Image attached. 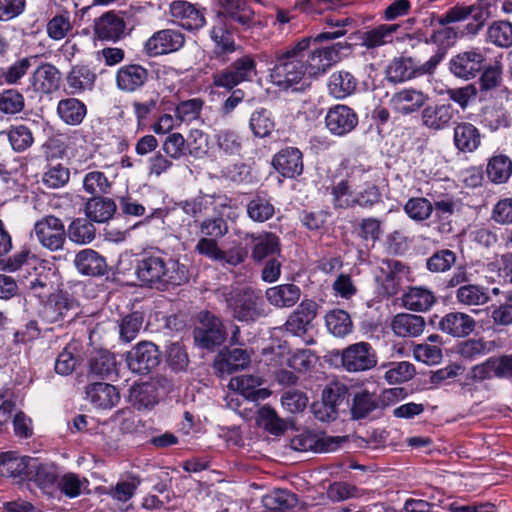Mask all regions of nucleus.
<instances>
[{
	"label": "nucleus",
	"instance_id": "obj_4",
	"mask_svg": "<svg viewBox=\"0 0 512 512\" xmlns=\"http://www.w3.org/2000/svg\"><path fill=\"white\" fill-rule=\"evenodd\" d=\"M496 0H477L476 3L466 5H455L449 8L443 15H438L435 12L427 13L420 20L423 28H433L437 25L445 26L451 23L461 22L471 19L464 30L463 34L476 35L483 28L485 22L490 18L496 10Z\"/></svg>",
	"mask_w": 512,
	"mask_h": 512
},
{
	"label": "nucleus",
	"instance_id": "obj_40",
	"mask_svg": "<svg viewBox=\"0 0 512 512\" xmlns=\"http://www.w3.org/2000/svg\"><path fill=\"white\" fill-rule=\"evenodd\" d=\"M56 112L60 120L69 126L80 125L87 116V105L75 97H67L59 100Z\"/></svg>",
	"mask_w": 512,
	"mask_h": 512
},
{
	"label": "nucleus",
	"instance_id": "obj_20",
	"mask_svg": "<svg viewBox=\"0 0 512 512\" xmlns=\"http://www.w3.org/2000/svg\"><path fill=\"white\" fill-rule=\"evenodd\" d=\"M476 92L479 101H489L496 98L500 90L507 91L503 86V72L499 64H491L490 61L478 75Z\"/></svg>",
	"mask_w": 512,
	"mask_h": 512
},
{
	"label": "nucleus",
	"instance_id": "obj_21",
	"mask_svg": "<svg viewBox=\"0 0 512 512\" xmlns=\"http://www.w3.org/2000/svg\"><path fill=\"white\" fill-rule=\"evenodd\" d=\"M272 166L282 177L295 179L304 170L303 153L297 147L286 146L273 156Z\"/></svg>",
	"mask_w": 512,
	"mask_h": 512
},
{
	"label": "nucleus",
	"instance_id": "obj_53",
	"mask_svg": "<svg viewBox=\"0 0 512 512\" xmlns=\"http://www.w3.org/2000/svg\"><path fill=\"white\" fill-rule=\"evenodd\" d=\"M399 28L397 24H381L363 33L362 45L367 49H373L391 43L393 33Z\"/></svg>",
	"mask_w": 512,
	"mask_h": 512
},
{
	"label": "nucleus",
	"instance_id": "obj_23",
	"mask_svg": "<svg viewBox=\"0 0 512 512\" xmlns=\"http://www.w3.org/2000/svg\"><path fill=\"white\" fill-rule=\"evenodd\" d=\"M338 6H340L338 0H303L297 2L292 10L278 9L276 19L280 24L289 23L295 17L293 12L296 10L312 18H315L316 15H322L325 12L334 14L336 17H341L334 12Z\"/></svg>",
	"mask_w": 512,
	"mask_h": 512
},
{
	"label": "nucleus",
	"instance_id": "obj_32",
	"mask_svg": "<svg viewBox=\"0 0 512 512\" xmlns=\"http://www.w3.org/2000/svg\"><path fill=\"white\" fill-rule=\"evenodd\" d=\"M159 398V387L155 382L136 383L129 389V403L138 411L152 410Z\"/></svg>",
	"mask_w": 512,
	"mask_h": 512
},
{
	"label": "nucleus",
	"instance_id": "obj_17",
	"mask_svg": "<svg viewBox=\"0 0 512 512\" xmlns=\"http://www.w3.org/2000/svg\"><path fill=\"white\" fill-rule=\"evenodd\" d=\"M94 36L100 41L116 43L126 35V22L120 12L110 10L94 19Z\"/></svg>",
	"mask_w": 512,
	"mask_h": 512
},
{
	"label": "nucleus",
	"instance_id": "obj_1",
	"mask_svg": "<svg viewBox=\"0 0 512 512\" xmlns=\"http://www.w3.org/2000/svg\"><path fill=\"white\" fill-rule=\"evenodd\" d=\"M322 21L326 24L322 32L303 36L275 52L274 66L270 72L273 84L288 89L300 83L306 74L310 78H317L340 61L341 51L349 49L350 45L337 42L324 46L323 43L344 36L347 33L346 27L353 20L327 14Z\"/></svg>",
	"mask_w": 512,
	"mask_h": 512
},
{
	"label": "nucleus",
	"instance_id": "obj_19",
	"mask_svg": "<svg viewBox=\"0 0 512 512\" xmlns=\"http://www.w3.org/2000/svg\"><path fill=\"white\" fill-rule=\"evenodd\" d=\"M26 482H33L43 494L54 497L58 490L59 473L57 466L51 463L40 462L33 458Z\"/></svg>",
	"mask_w": 512,
	"mask_h": 512
},
{
	"label": "nucleus",
	"instance_id": "obj_33",
	"mask_svg": "<svg viewBox=\"0 0 512 512\" xmlns=\"http://www.w3.org/2000/svg\"><path fill=\"white\" fill-rule=\"evenodd\" d=\"M358 79L349 71H334L328 78V94L336 100H344L357 92Z\"/></svg>",
	"mask_w": 512,
	"mask_h": 512
},
{
	"label": "nucleus",
	"instance_id": "obj_11",
	"mask_svg": "<svg viewBox=\"0 0 512 512\" xmlns=\"http://www.w3.org/2000/svg\"><path fill=\"white\" fill-rule=\"evenodd\" d=\"M129 369L141 375L154 370L161 362V352L151 341H140L127 354Z\"/></svg>",
	"mask_w": 512,
	"mask_h": 512
},
{
	"label": "nucleus",
	"instance_id": "obj_54",
	"mask_svg": "<svg viewBox=\"0 0 512 512\" xmlns=\"http://www.w3.org/2000/svg\"><path fill=\"white\" fill-rule=\"evenodd\" d=\"M83 190L91 197H99L110 194L112 182L104 172L93 170L87 172L83 177Z\"/></svg>",
	"mask_w": 512,
	"mask_h": 512
},
{
	"label": "nucleus",
	"instance_id": "obj_7",
	"mask_svg": "<svg viewBox=\"0 0 512 512\" xmlns=\"http://www.w3.org/2000/svg\"><path fill=\"white\" fill-rule=\"evenodd\" d=\"M485 51L479 47L461 51L449 61V71L462 80L475 79L488 64Z\"/></svg>",
	"mask_w": 512,
	"mask_h": 512
},
{
	"label": "nucleus",
	"instance_id": "obj_55",
	"mask_svg": "<svg viewBox=\"0 0 512 512\" xmlns=\"http://www.w3.org/2000/svg\"><path fill=\"white\" fill-rule=\"evenodd\" d=\"M249 127L255 137H269L275 128L272 112L264 107L257 108L251 114Z\"/></svg>",
	"mask_w": 512,
	"mask_h": 512
},
{
	"label": "nucleus",
	"instance_id": "obj_22",
	"mask_svg": "<svg viewBox=\"0 0 512 512\" xmlns=\"http://www.w3.org/2000/svg\"><path fill=\"white\" fill-rule=\"evenodd\" d=\"M33 457L20 456L17 452L0 453V476L12 479L13 483L22 485L29 477Z\"/></svg>",
	"mask_w": 512,
	"mask_h": 512
},
{
	"label": "nucleus",
	"instance_id": "obj_48",
	"mask_svg": "<svg viewBox=\"0 0 512 512\" xmlns=\"http://www.w3.org/2000/svg\"><path fill=\"white\" fill-rule=\"evenodd\" d=\"M210 37L215 42V54L217 57L225 53L234 52L236 44L233 33L228 27V23L220 17L210 30Z\"/></svg>",
	"mask_w": 512,
	"mask_h": 512
},
{
	"label": "nucleus",
	"instance_id": "obj_2",
	"mask_svg": "<svg viewBox=\"0 0 512 512\" xmlns=\"http://www.w3.org/2000/svg\"><path fill=\"white\" fill-rule=\"evenodd\" d=\"M135 273L144 285L159 291L184 285L190 279L188 267L178 259L156 255L136 259Z\"/></svg>",
	"mask_w": 512,
	"mask_h": 512
},
{
	"label": "nucleus",
	"instance_id": "obj_31",
	"mask_svg": "<svg viewBox=\"0 0 512 512\" xmlns=\"http://www.w3.org/2000/svg\"><path fill=\"white\" fill-rule=\"evenodd\" d=\"M74 307V299L67 291H57L50 294L41 310L42 318L49 323L63 321L68 312Z\"/></svg>",
	"mask_w": 512,
	"mask_h": 512
},
{
	"label": "nucleus",
	"instance_id": "obj_18",
	"mask_svg": "<svg viewBox=\"0 0 512 512\" xmlns=\"http://www.w3.org/2000/svg\"><path fill=\"white\" fill-rule=\"evenodd\" d=\"M185 44V36L175 29H162L153 33L145 43L149 56H159L180 50Z\"/></svg>",
	"mask_w": 512,
	"mask_h": 512
},
{
	"label": "nucleus",
	"instance_id": "obj_9",
	"mask_svg": "<svg viewBox=\"0 0 512 512\" xmlns=\"http://www.w3.org/2000/svg\"><path fill=\"white\" fill-rule=\"evenodd\" d=\"M414 34L418 40L423 41L425 44L436 45V50L429 58L430 64L428 65L434 66L436 69L445 59L448 50L454 46L458 38V32L448 25L433 29L430 36H428L427 32L423 31L421 28H417Z\"/></svg>",
	"mask_w": 512,
	"mask_h": 512
},
{
	"label": "nucleus",
	"instance_id": "obj_16",
	"mask_svg": "<svg viewBox=\"0 0 512 512\" xmlns=\"http://www.w3.org/2000/svg\"><path fill=\"white\" fill-rule=\"evenodd\" d=\"M151 71L138 63L124 64L115 74L116 87L124 93L141 91L151 79Z\"/></svg>",
	"mask_w": 512,
	"mask_h": 512
},
{
	"label": "nucleus",
	"instance_id": "obj_63",
	"mask_svg": "<svg viewBox=\"0 0 512 512\" xmlns=\"http://www.w3.org/2000/svg\"><path fill=\"white\" fill-rule=\"evenodd\" d=\"M25 108L24 95L15 88L4 89L0 92V112L5 115L21 113Z\"/></svg>",
	"mask_w": 512,
	"mask_h": 512
},
{
	"label": "nucleus",
	"instance_id": "obj_24",
	"mask_svg": "<svg viewBox=\"0 0 512 512\" xmlns=\"http://www.w3.org/2000/svg\"><path fill=\"white\" fill-rule=\"evenodd\" d=\"M461 201L452 194H442L432 199V215L441 233L453 230L452 216L460 212Z\"/></svg>",
	"mask_w": 512,
	"mask_h": 512
},
{
	"label": "nucleus",
	"instance_id": "obj_60",
	"mask_svg": "<svg viewBox=\"0 0 512 512\" xmlns=\"http://www.w3.org/2000/svg\"><path fill=\"white\" fill-rule=\"evenodd\" d=\"M456 299L459 303L468 306L483 305L489 301V295L487 288L468 282L457 289Z\"/></svg>",
	"mask_w": 512,
	"mask_h": 512
},
{
	"label": "nucleus",
	"instance_id": "obj_43",
	"mask_svg": "<svg viewBox=\"0 0 512 512\" xmlns=\"http://www.w3.org/2000/svg\"><path fill=\"white\" fill-rule=\"evenodd\" d=\"M402 305L411 311L424 312L436 302L435 294L426 287L412 286L401 297Z\"/></svg>",
	"mask_w": 512,
	"mask_h": 512
},
{
	"label": "nucleus",
	"instance_id": "obj_64",
	"mask_svg": "<svg viewBox=\"0 0 512 512\" xmlns=\"http://www.w3.org/2000/svg\"><path fill=\"white\" fill-rule=\"evenodd\" d=\"M487 36L496 46L508 48L512 46V24L504 20L495 21L488 28Z\"/></svg>",
	"mask_w": 512,
	"mask_h": 512
},
{
	"label": "nucleus",
	"instance_id": "obj_56",
	"mask_svg": "<svg viewBox=\"0 0 512 512\" xmlns=\"http://www.w3.org/2000/svg\"><path fill=\"white\" fill-rule=\"evenodd\" d=\"M380 407L379 400L368 391L356 393L350 409L353 420H361Z\"/></svg>",
	"mask_w": 512,
	"mask_h": 512
},
{
	"label": "nucleus",
	"instance_id": "obj_44",
	"mask_svg": "<svg viewBox=\"0 0 512 512\" xmlns=\"http://www.w3.org/2000/svg\"><path fill=\"white\" fill-rule=\"evenodd\" d=\"M391 328L399 337H417L425 328V320L420 315L399 313L393 317Z\"/></svg>",
	"mask_w": 512,
	"mask_h": 512
},
{
	"label": "nucleus",
	"instance_id": "obj_14",
	"mask_svg": "<svg viewBox=\"0 0 512 512\" xmlns=\"http://www.w3.org/2000/svg\"><path fill=\"white\" fill-rule=\"evenodd\" d=\"M470 377L475 381L494 378L512 380V353L487 358L471 368Z\"/></svg>",
	"mask_w": 512,
	"mask_h": 512
},
{
	"label": "nucleus",
	"instance_id": "obj_39",
	"mask_svg": "<svg viewBox=\"0 0 512 512\" xmlns=\"http://www.w3.org/2000/svg\"><path fill=\"white\" fill-rule=\"evenodd\" d=\"M300 296L299 286L293 283L276 285L265 291L267 301L276 308L293 307L299 301Z\"/></svg>",
	"mask_w": 512,
	"mask_h": 512
},
{
	"label": "nucleus",
	"instance_id": "obj_5",
	"mask_svg": "<svg viewBox=\"0 0 512 512\" xmlns=\"http://www.w3.org/2000/svg\"><path fill=\"white\" fill-rule=\"evenodd\" d=\"M223 300L231 316L243 323H254L268 315L262 291L251 286L224 287Z\"/></svg>",
	"mask_w": 512,
	"mask_h": 512
},
{
	"label": "nucleus",
	"instance_id": "obj_38",
	"mask_svg": "<svg viewBox=\"0 0 512 512\" xmlns=\"http://www.w3.org/2000/svg\"><path fill=\"white\" fill-rule=\"evenodd\" d=\"M428 99V95L424 92L410 88L395 93L391 103L400 114L410 115L424 108Z\"/></svg>",
	"mask_w": 512,
	"mask_h": 512
},
{
	"label": "nucleus",
	"instance_id": "obj_36",
	"mask_svg": "<svg viewBox=\"0 0 512 512\" xmlns=\"http://www.w3.org/2000/svg\"><path fill=\"white\" fill-rule=\"evenodd\" d=\"M485 175L492 184L507 183L512 175L511 158L499 150L494 151L486 160Z\"/></svg>",
	"mask_w": 512,
	"mask_h": 512
},
{
	"label": "nucleus",
	"instance_id": "obj_51",
	"mask_svg": "<svg viewBox=\"0 0 512 512\" xmlns=\"http://www.w3.org/2000/svg\"><path fill=\"white\" fill-rule=\"evenodd\" d=\"M81 360L77 343H68L58 354L54 370L59 375L68 376L75 371Z\"/></svg>",
	"mask_w": 512,
	"mask_h": 512
},
{
	"label": "nucleus",
	"instance_id": "obj_27",
	"mask_svg": "<svg viewBox=\"0 0 512 512\" xmlns=\"http://www.w3.org/2000/svg\"><path fill=\"white\" fill-rule=\"evenodd\" d=\"M74 266L84 276L102 277L108 273L106 258L91 248H85L76 253Z\"/></svg>",
	"mask_w": 512,
	"mask_h": 512
},
{
	"label": "nucleus",
	"instance_id": "obj_61",
	"mask_svg": "<svg viewBox=\"0 0 512 512\" xmlns=\"http://www.w3.org/2000/svg\"><path fill=\"white\" fill-rule=\"evenodd\" d=\"M405 214L415 222H423L432 216V201L419 196L409 198L403 206Z\"/></svg>",
	"mask_w": 512,
	"mask_h": 512
},
{
	"label": "nucleus",
	"instance_id": "obj_57",
	"mask_svg": "<svg viewBox=\"0 0 512 512\" xmlns=\"http://www.w3.org/2000/svg\"><path fill=\"white\" fill-rule=\"evenodd\" d=\"M262 503L270 511L286 512L296 505L297 497L287 490L277 489L263 496Z\"/></svg>",
	"mask_w": 512,
	"mask_h": 512
},
{
	"label": "nucleus",
	"instance_id": "obj_58",
	"mask_svg": "<svg viewBox=\"0 0 512 512\" xmlns=\"http://www.w3.org/2000/svg\"><path fill=\"white\" fill-rule=\"evenodd\" d=\"M480 117L481 125L490 132H496L510 126L511 119L509 113L499 107L483 108Z\"/></svg>",
	"mask_w": 512,
	"mask_h": 512
},
{
	"label": "nucleus",
	"instance_id": "obj_13",
	"mask_svg": "<svg viewBox=\"0 0 512 512\" xmlns=\"http://www.w3.org/2000/svg\"><path fill=\"white\" fill-rule=\"evenodd\" d=\"M87 371L91 378L116 381L119 377L116 355L105 348L91 350L87 355Z\"/></svg>",
	"mask_w": 512,
	"mask_h": 512
},
{
	"label": "nucleus",
	"instance_id": "obj_41",
	"mask_svg": "<svg viewBox=\"0 0 512 512\" xmlns=\"http://www.w3.org/2000/svg\"><path fill=\"white\" fill-rule=\"evenodd\" d=\"M250 199L246 204L247 216L254 222L263 223L275 214V207L267 192L256 191L249 193Z\"/></svg>",
	"mask_w": 512,
	"mask_h": 512
},
{
	"label": "nucleus",
	"instance_id": "obj_26",
	"mask_svg": "<svg viewBox=\"0 0 512 512\" xmlns=\"http://www.w3.org/2000/svg\"><path fill=\"white\" fill-rule=\"evenodd\" d=\"M317 315V304L312 300L300 303L285 322V329L294 336H303L307 333L312 321Z\"/></svg>",
	"mask_w": 512,
	"mask_h": 512
},
{
	"label": "nucleus",
	"instance_id": "obj_35",
	"mask_svg": "<svg viewBox=\"0 0 512 512\" xmlns=\"http://www.w3.org/2000/svg\"><path fill=\"white\" fill-rule=\"evenodd\" d=\"M250 355L246 349L225 348L214 360V368L221 373L232 374L246 368L250 364Z\"/></svg>",
	"mask_w": 512,
	"mask_h": 512
},
{
	"label": "nucleus",
	"instance_id": "obj_50",
	"mask_svg": "<svg viewBox=\"0 0 512 512\" xmlns=\"http://www.w3.org/2000/svg\"><path fill=\"white\" fill-rule=\"evenodd\" d=\"M38 89L45 94H51L59 90L61 83L60 70L51 63H44L38 67L34 74Z\"/></svg>",
	"mask_w": 512,
	"mask_h": 512
},
{
	"label": "nucleus",
	"instance_id": "obj_15",
	"mask_svg": "<svg viewBox=\"0 0 512 512\" xmlns=\"http://www.w3.org/2000/svg\"><path fill=\"white\" fill-rule=\"evenodd\" d=\"M357 112L345 104L331 106L325 116V126L328 131L338 137L351 133L358 125Z\"/></svg>",
	"mask_w": 512,
	"mask_h": 512
},
{
	"label": "nucleus",
	"instance_id": "obj_29",
	"mask_svg": "<svg viewBox=\"0 0 512 512\" xmlns=\"http://www.w3.org/2000/svg\"><path fill=\"white\" fill-rule=\"evenodd\" d=\"M222 10L217 18L223 21L235 22L244 28H249L254 22L255 12L246 0H219Z\"/></svg>",
	"mask_w": 512,
	"mask_h": 512
},
{
	"label": "nucleus",
	"instance_id": "obj_6",
	"mask_svg": "<svg viewBox=\"0 0 512 512\" xmlns=\"http://www.w3.org/2000/svg\"><path fill=\"white\" fill-rule=\"evenodd\" d=\"M197 319V325L193 329L195 346L207 352L216 351L227 338L223 321L208 310L201 311Z\"/></svg>",
	"mask_w": 512,
	"mask_h": 512
},
{
	"label": "nucleus",
	"instance_id": "obj_28",
	"mask_svg": "<svg viewBox=\"0 0 512 512\" xmlns=\"http://www.w3.org/2000/svg\"><path fill=\"white\" fill-rule=\"evenodd\" d=\"M457 110L451 103L425 105L421 113L422 124L430 130L439 131L450 126Z\"/></svg>",
	"mask_w": 512,
	"mask_h": 512
},
{
	"label": "nucleus",
	"instance_id": "obj_30",
	"mask_svg": "<svg viewBox=\"0 0 512 512\" xmlns=\"http://www.w3.org/2000/svg\"><path fill=\"white\" fill-rule=\"evenodd\" d=\"M96 73L86 64L73 65L66 75V92L69 95H80L92 91L96 82Z\"/></svg>",
	"mask_w": 512,
	"mask_h": 512
},
{
	"label": "nucleus",
	"instance_id": "obj_8",
	"mask_svg": "<svg viewBox=\"0 0 512 512\" xmlns=\"http://www.w3.org/2000/svg\"><path fill=\"white\" fill-rule=\"evenodd\" d=\"M430 60L419 64L410 56H399L391 60L386 68V78L389 82L397 84L403 83L413 78L435 73L434 66H428Z\"/></svg>",
	"mask_w": 512,
	"mask_h": 512
},
{
	"label": "nucleus",
	"instance_id": "obj_46",
	"mask_svg": "<svg viewBox=\"0 0 512 512\" xmlns=\"http://www.w3.org/2000/svg\"><path fill=\"white\" fill-rule=\"evenodd\" d=\"M117 210L116 203L103 196L91 197L85 203V215L92 222L105 223L110 220Z\"/></svg>",
	"mask_w": 512,
	"mask_h": 512
},
{
	"label": "nucleus",
	"instance_id": "obj_3",
	"mask_svg": "<svg viewBox=\"0 0 512 512\" xmlns=\"http://www.w3.org/2000/svg\"><path fill=\"white\" fill-rule=\"evenodd\" d=\"M256 74V60L251 54H246L211 75V87L222 88L225 92H230L228 98L221 105L223 115L232 113L246 96L245 91L237 86L244 82H251Z\"/></svg>",
	"mask_w": 512,
	"mask_h": 512
},
{
	"label": "nucleus",
	"instance_id": "obj_37",
	"mask_svg": "<svg viewBox=\"0 0 512 512\" xmlns=\"http://www.w3.org/2000/svg\"><path fill=\"white\" fill-rule=\"evenodd\" d=\"M86 398L100 409H110L120 400L116 387L106 382H95L86 386Z\"/></svg>",
	"mask_w": 512,
	"mask_h": 512
},
{
	"label": "nucleus",
	"instance_id": "obj_52",
	"mask_svg": "<svg viewBox=\"0 0 512 512\" xmlns=\"http://www.w3.org/2000/svg\"><path fill=\"white\" fill-rule=\"evenodd\" d=\"M328 331L343 338L353 331V322L349 313L343 309H332L325 316Z\"/></svg>",
	"mask_w": 512,
	"mask_h": 512
},
{
	"label": "nucleus",
	"instance_id": "obj_49",
	"mask_svg": "<svg viewBox=\"0 0 512 512\" xmlns=\"http://www.w3.org/2000/svg\"><path fill=\"white\" fill-rule=\"evenodd\" d=\"M383 203V196L380 187L371 181L363 183L353 195V208L371 210Z\"/></svg>",
	"mask_w": 512,
	"mask_h": 512
},
{
	"label": "nucleus",
	"instance_id": "obj_62",
	"mask_svg": "<svg viewBox=\"0 0 512 512\" xmlns=\"http://www.w3.org/2000/svg\"><path fill=\"white\" fill-rule=\"evenodd\" d=\"M331 203L335 210H347L353 208V195L347 179H342L333 184L330 189Z\"/></svg>",
	"mask_w": 512,
	"mask_h": 512
},
{
	"label": "nucleus",
	"instance_id": "obj_34",
	"mask_svg": "<svg viewBox=\"0 0 512 512\" xmlns=\"http://www.w3.org/2000/svg\"><path fill=\"white\" fill-rule=\"evenodd\" d=\"M170 12L174 18L178 19L179 25L188 31L199 30L206 23L204 14L186 1H173Z\"/></svg>",
	"mask_w": 512,
	"mask_h": 512
},
{
	"label": "nucleus",
	"instance_id": "obj_25",
	"mask_svg": "<svg viewBox=\"0 0 512 512\" xmlns=\"http://www.w3.org/2000/svg\"><path fill=\"white\" fill-rule=\"evenodd\" d=\"M477 322L469 314L459 311H452L441 317L437 327L443 333L455 338L470 336L476 329Z\"/></svg>",
	"mask_w": 512,
	"mask_h": 512
},
{
	"label": "nucleus",
	"instance_id": "obj_47",
	"mask_svg": "<svg viewBox=\"0 0 512 512\" xmlns=\"http://www.w3.org/2000/svg\"><path fill=\"white\" fill-rule=\"evenodd\" d=\"M66 236L75 244L86 245L95 239L96 228L87 216L74 218L68 225Z\"/></svg>",
	"mask_w": 512,
	"mask_h": 512
},
{
	"label": "nucleus",
	"instance_id": "obj_12",
	"mask_svg": "<svg viewBox=\"0 0 512 512\" xmlns=\"http://www.w3.org/2000/svg\"><path fill=\"white\" fill-rule=\"evenodd\" d=\"M342 366L348 372H360L374 368L377 365V354L370 343L357 342L342 350Z\"/></svg>",
	"mask_w": 512,
	"mask_h": 512
},
{
	"label": "nucleus",
	"instance_id": "obj_59",
	"mask_svg": "<svg viewBox=\"0 0 512 512\" xmlns=\"http://www.w3.org/2000/svg\"><path fill=\"white\" fill-rule=\"evenodd\" d=\"M165 361L173 372L186 371L190 360L185 345L181 342L168 344L165 351Z\"/></svg>",
	"mask_w": 512,
	"mask_h": 512
},
{
	"label": "nucleus",
	"instance_id": "obj_42",
	"mask_svg": "<svg viewBox=\"0 0 512 512\" xmlns=\"http://www.w3.org/2000/svg\"><path fill=\"white\" fill-rule=\"evenodd\" d=\"M454 144L463 153H472L481 145L480 130L469 122L458 123L454 128Z\"/></svg>",
	"mask_w": 512,
	"mask_h": 512
},
{
	"label": "nucleus",
	"instance_id": "obj_10",
	"mask_svg": "<svg viewBox=\"0 0 512 512\" xmlns=\"http://www.w3.org/2000/svg\"><path fill=\"white\" fill-rule=\"evenodd\" d=\"M34 232L39 243L50 251L64 248L66 242V229L63 221L54 216L46 215L34 225Z\"/></svg>",
	"mask_w": 512,
	"mask_h": 512
},
{
	"label": "nucleus",
	"instance_id": "obj_45",
	"mask_svg": "<svg viewBox=\"0 0 512 512\" xmlns=\"http://www.w3.org/2000/svg\"><path fill=\"white\" fill-rule=\"evenodd\" d=\"M281 252L280 238L273 232H264L254 238L251 258L255 263H260L265 259L279 255Z\"/></svg>",
	"mask_w": 512,
	"mask_h": 512
}]
</instances>
